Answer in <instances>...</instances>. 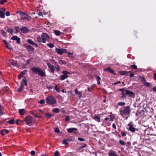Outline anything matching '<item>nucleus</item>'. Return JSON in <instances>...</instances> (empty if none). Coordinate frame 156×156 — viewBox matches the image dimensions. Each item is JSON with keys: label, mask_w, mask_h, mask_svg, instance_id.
I'll return each mask as SVG.
<instances>
[{"label": "nucleus", "mask_w": 156, "mask_h": 156, "mask_svg": "<svg viewBox=\"0 0 156 156\" xmlns=\"http://www.w3.org/2000/svg\"><path fill=\"white\" fill-rule=\"evenodd\" d=\"M31 70L33 73L35 74H38V75L40 76L41 77L46 76L45 72H43L42 69L39 67L34 66L31 68Z\"/></svg>", "instance_id": "obj_1"}, {"label": "nucleus", "mask_w": 156, "mask_h": 156, "mask_svg": "<svg viewBox=\"0 0 156 156\" xmlns=\"http://www.w3.org/2000/svg\"><path fill=\"white\" fill-rule=\"evenodd\" d=\"M130 112L131 110L129 106L124 107L123 109L119 111L120 114L123 118H124L126 116L128 115Z\"/></svg>", "instance_id": "obj_2"}, {"label": "nucleus", "mask_w": 156, "mask_h": 156, "mask_svg": "<svg viewBox=\"0 0 156 156\" xmlns=\"http://www.w3.org/2000/svg\"><path fill=\"white\" fill-rule=\"evenodd\" d=\"M16 13H19L21 17L20 20H25L29 21L32 18L30 16L28 15L22 11L17 12Z\"/></svg>", "instance_id": "obj_3"}, {"label": "nucleus", "mask_w": 156, "mask_h": 156, "mask_svg": "<svg viewBox=\"0 0 156 156\" xmlns=\"http://www.w3.org/2000/svg\"><path fill=\"white\" fill-rule=\"evenodd\" d=\"M46 102L49 105H53L57 102L55 98L52 96H48L46 98Z\"/></svg>", "instance_id": "obj_4"}, {"label": "nucleus", "mask_w": 156, "mask_h": 156, "mask_svg": "<svg viewBox=\"0 0 156 156\" xmlns=\"http://www.w3.org/2000/svg\"><path fill=\"white\" fill-rule=\"evenodd\" d=\"M24 121L27 124L30 126L33 122V118L30 115H28L24 118Z\"/></svg>", "instance_id": "obj_5"}, {"label": "nucleus", "mask_w": 156, "mask_h": 156, "mask_svg": "<svg viewBox=\"0 0 156 156\" xmlns=\"http://www.w3.org/2000/svg\"><path fill=\"white\" fill-rule=\"evenodd\" d=\"M63 75H61L60 77V79L61 80H63L66 79L69 77V76L68 75V74H70L69 72L67 71H63L62 72Z\"/></svg>", "instance_id": "obj_6"}, {"label": "nucleus", "mask_w": 156, "mask_h": 156, "mask_svg": "<svg viewBox=\"0 0 156 156\" xmlns=\"http://www.w3.org/2000/svg\"><path fill=\"white\" fill-rule=\"evenodd\" d=\"M56 52L58 54L61 55L63 53H67V50L64 48H56L55 49Z\"/></svg>", "instance_id": "obj_7"}, {"label": "nucleus", "mask_w": 156, "mask_h": 156, "mask_svg": "<svg viewBox=\"0 0 156 156\" xmlns=\"http://www.w3.org/2000/svg\"><path fill=\"white\" fill-rule=\"evenodd\" d=\"M125 94L126 95H128L129 97L133 98H134L135 96V94L133 92L127 90H125Z\"/></svg>", "instance_id": "obj_8"}, {"label": "nucleus", "mask_w": 156, "mask_h": 156, "mask_svg": "<svg viewBox=\"0 0 156 156\" xmlns=\"http://www.w3.org/2000/svg\"><path fill=\"white\" fill-rule=\"evenodd\" d=\"M128 126L129 127L128 130L132 133L134 132L135 131H138L139 130L138 129L135 128L132 125H130L129 124L128 125Z\"/></svg>", "instance_id": "obj_9"}, {"label": "nucleus", "mask_w": 156, "mask_h": 156, "mask_svg": "<svg viewBox=\"0 0 156 156\" xmlns=\"http://www.w3.org/2000/svg\"><path fill=\"white\" fill-rule=\"evenodd\" d=\"M11 39L13 40L16 41V42L17 44H20V38L16 35L12 36L11 38Z\"/></svg>", "instance_id": "obj_10"}, {"label": "nucleus", "mask_w": 156, "mask_h": 156, "mask_svg": "<svg viewBox=\"0 0 156 156\" xmlns=\"http://www.w3.org/2000/svg\"><path fill=\"white\" fill-rule=\"evenodd\" d=\"M20 30L22 33H25L29 32V29L26 27H22L20 29Z\"/></svg>", "instance_id": "obj_11"}, {"label": "nucleus", "mask_w": 156, "mask_h": 156, "mask_svg": "<svg viewBox=\"0 0 156 156\" xmlns=\"http://www.w3.org/2000/svg\"><path fill=\"white\" fill-rule=\"evenodd\" d=\"M47 64L48 68L50 69L51 72L52 73H54L55 71V67L53 65H52L49 62L47 63Z\"/></svg>", "instance_id": "obj_12"}, {"label": "nucleus", "mask_w": 156, "mask_h": 156, "mask_svg": "<svg viewBox=\"0 0 156 156\" xmlns=\"http://www.w3.org/2000/svg\"><path fill=\"white\" fill-rule=\"evenodd\" d=\"M41 37L44 38V39H45V42L46 41H48L50 39L49 36L46 33H43L41 35Z\"/></svg>", "instance_id": "obj_13"}, {"label": "nucleus", "mask_w": 156, "mask_h": 156, "mask_svg": "<svg viewBox=\"0 0 156 156\" xmlns=\"http://www.w3.org/2000/svg\"><path fill=\"white\" fill-rule=\"evenodd\" d=\"M37 41L39 42H42L43 43H45L46 42L45 39H44V38L41 37H41H38L37 38Z\"/></svg>", "instance_id": "obj_14"}, {"label": "nucleus", "mask_w": 156, "mask_h": 156, "mask_svg": "<svg viewBox=\"0 0 156 156\" xmlns=\"http://www.w3.org/2000/svg\"><path fill=\"white\" fill-rule=\"evenodd\" d=\"M26 47L27 51L29 52L33 51L34 50V48L32 46L28 44L26 45Z\"/></svg>", "instance_id": "obj_15"}, {"label": "nucleus", "mask_w": 156, "mask_h": 156, "mask_svg": "<svg viewBox=\"0 0 156 156\" xmlns=\"http://www.w3.org/2000/svg\"><path fill=\"white\" fill-rule=\"evenodd\" d=\"M108 154L109 156H119L116 151H110Z\"/></svg>", "instance_id": "obj_16"}, {"label": "nucleus", "mask_w": 156, "mask_h": 156, "mask_svg": "<svg viewBox=\"0 0 156 156\" xmlns=\"http://www.w3.org/2000/svg\"><path fill=\"white\" fill-rule=\"evenodd\" d=\"M28 42L30 44L36 46V47L38 46V44L35 43L31 39H29L27 40Z\"/></svg>", "instance_id": "obj_17"}, {"label": "nucleus", "mask_w": 156, "mask_h": 156, "mask_svg": "<svg viewBox=\"0 0 156 156\" xmlns=\"http://www.w3.org/2000/svg\"><path fill=\"white\" fill-rule=\"evenodd\" d=\"M77 130V129L75 128H69L67 129V131L69 133H72L73 131Z\"/></svg>", "instance_id": "obj_18"}, {"label": "nucleus", "mask_w": 156, "mask_h": 156, "mask_svg": "<svg viewBox=\"0 0 156 156\" xmlns=\"http://www.w3.org/2000/svg\"><path fill=\"white\" fill-rule=\"evenodd\" d=\"M26 112V111L24 109H20L19 110V113L21 115H23Z\"/></svg>", "instance_id": "obj_19"}, {"label": "nucleus", "mask_w": 156, "mask_h": 156, "mask_svg": "<svg viewBox=\"0 0 156 156\" xmlns=\"http://www.w3.org/2000/svg\"><path fill=\"white\" fill-rule=\"evenodd\" d=\"M93 118L94 119L98 122L100 121V117L98 116H94V117H93Z\"/></svg>", "instance_id": "obj_20"}, {"label": "nucleus", "mask_w": 156, "mask_h": 156, "mask_svg": "<svg viewBox=\"0 0 156 156\" xmlns=\"http://www.w3.org/2000/svg\"><path fill=\"white\" fill-rule=\"evenodd\" d=\"M21 82H22L23 84L24 83L25 86H27V83L26 77H24L22 79V81Z\"/></svg>", "instance_id": "obj_21"}, {"label": "nucleus", "mask_w": 156, "mask_h": 156, "mask_svg": "<svg viewBox=\"0 0 156 156\" xmlns=\"http://www.w3.org/2000/svg\"><path fill=\"white\" fill-rule=\"evenodd\" d=\"M23 84L22 82H21L20 86L19 88L18 89L17 91L19 92H21L23 90Z\"/></svg>", "instance_id": "obj_22"}, {"label": "nucleus", "mask_w": 156, "mask_h": 156, "mask_svg": "<svg viewBox=\"0 0 156 156\" xmlns=\"http://www.w3.org/2000/svg\"><path fill=\"white\" fill-rule=\"evenodd\" d=\"M93 86L91 85L90 87H87V90H85V92H87V91L89 92H91L93 90Z\"/></svg>", "instance_id": "obj_23"}, {"label": "nucleus", "mask_w": 156, "mask_h": 156, "mask_svg": "<svg viewBox=\"0 0 156 156\" xmlns=\"http://www.w3.org/2000/svg\"><path fill=\"white\" fill-rule=\"evenodd\" d=\"M11 63L13 66H16L17 65V62L16 60H12L11 62Z\"/></svg>", "instance_id": "obj_24"}, {"label": "nucleus", "mask_w": 156, "mask_h": 156, "mask_svg": "<svg viewBox=\"0 0 156 156\" xmlns=\"http://www.w3.org/2000/svg\"><path fill=\"white\" fill-rule=\"evenodd\" d=\"M3 42L5 43V44L6 47L9 49V50H12V48H11L9 47V45H8V44L7 42V41L6 40H4L3 41Z\"/></svg>", "instance_id": "obj_25"}, {"label": "nucleus", "mask_w": 156, "mask_h": 156, "mask_svg": "<svg viewBox=\"0 0 156 156\" xmlns=\"http://www.w3.org/2000/svg\"><path fill=\"white\" fill-rule=\"evenodd\" d=\"M14 29L16 31V33H17L18 32L20 31V29L19 26H15L14 28Z\"/></svg>", "instance_id": "obj_26"}, {"label": "nucleus", "mask_w": 156, "mask_h": 156, "mask_svg": "<svg viewBox=\"0 0 156 156\" xmlns=\"http://www.w3.org/2000/svg\"><path fill=\"white\" fill-rule=\"evenodd\" d=\"M7 123L11 124H13L14 123V119H12L7 122Z\"/></svg>", "instance_id": "obj_27"}, {"label": "nucleus", "mask_w": 156, "mask_h": 156, "mask_svg": "<svg viewBox=\"0 0 156 156\" xmlns=\"http://www.w3.org/2000/svg\"><path fill=\"white\" fill-rule=\"evenodd\" d=\"M54 34L57 36H59L60 35L61 32L58 30H55L54 31Z\"/></svg>", "instance_id": "obj_28"}, {"label": "nucleus", "mask_w": 156, "mask_h": 156, "mask_svg": "<svg viewBox=\"0 0 156 156\" xmlns=\"http://www.w3.org/2000/svg\"><path fill=\"white\" fill-rule=\"evenodd\" d=\"M7 31L12 34H13V29L12 28H9L7 29Z\"/></svg>", "instance_id": "obj_29"}, {"label": "nucleus", "mask_w": 156, "mask_h": 156, "mask_svg": "<svg viewBox=\"0 0 156 156\" xmlns=\"http://www.w3.org/2000/svg\"><path fill=\"white\" fill-rule=\"evenodd\" d=\"M0 17L2 18H4L5 17L4 12L1 10H0Z\"/></svg>", "instance_id": "obj_30"}, {"label": "nucleus", "mask_w": 156, "mask_h": 156, "mask_svg": "<svg viewBox=\"0 0 156 156\" xmlns=\"http://www.w3.org/2000/svg\"><path fill=\"white\" fill-rule=\"evenodd\" d=\"M125 102H119L118 103V106H124L125 105Z\"/></svg>", "instance_id": "obj_31"}, {"label": "nucleus", "mask_w": 156, "mask_h": 156, "mask_svg": "<svg viewBox=\"0 0 156 156\" xmlns=\"http://www.w3.org/2000/svg\"><path fill=\"white\" fill-rule=\"evenodd\" d=\"M96 79L98 84H100V80H101V78L99 76H97L96 77Z\"/></svg>", "instance_id": "obj_32"}, {"label": "nucleus", "mask_w": 156, "mask_h": 156, "mask_svg": "<svg viewBox=\"0 0 156 156\" xmlns=\"http://www.w3.org/2000/svg\"><path fill=\"white\" fill-rule=\"evenodd\" d=\"M119 143L122 145H125L126 144V143L125 142L122 140H120L119 141Z\"/></svg>", "instance_id": "obj_33"}, {"label": "nucleus", "mask_w": 156, "mask_h": 156, "mask_svg": "<svg viewBox=\"0 0 156 156\" xmlns=\"http://www.w3.org/2000/svg\"><path fill=\"white\" fill-rule=\"evenodd\" d=\"M47 45L51 48H53L54 47V44L52 43H48L47 44Z\"/></svg>", "instance_id": "obj_34"}, {"label": "nucleus", "mask_w": 156, "mask_h": 156, "mask_svg": "<svg viewBox=\"0 0 156 156\" xmlns=\"http://www.w3.org/2000/svg\"><path fill=\"white\" fill-rule=\"evenodd\" d=\"M31 114L33 115H34V116L36 118H37L38 117H39L40 118H41V116H39L37 114L34 113V112L31 113Z\"/></svg>", "instance_id": "obj_35"}, {"label": "nucleus", "mask_w": 156, "mask_h": 156, "mask_svg": "<svg viewBox=\"0 0 156 156\" xmlns=\"http://www.w3.org/2000/svg\"><path fill=\"white\" fill-rule=\"evenodd\" d=\"M107 70L111 73H114V70L112 69H111L110 68V67L107 68Z\"/></svg>", "instance_id": "obj_36"}, {"label": "nucleus", "mask_w": 156, "mask_h": 156, "mask_svg": "<svg viewBox=\"0 0 156 156\" xmlns=\"http://www.w3.org/2000/svg\"><path fill=\"white\" fill-rule=\"evenodd\" d=\"M47 118H51V117L53 116L54 115L52 114H45Z\"/></svg>", "instance_id": "obj_37"}, {"label": "nucleus", "mask_w": 156, "mask_h": 156, "mask_svg": "<svg viewBox=\"0 0 156 156\" xmlns=\"http://www.w3.org/2000/svg\"><path fill=\"white\" fill-rule=\"evenodd\" d=\"M53 112L56 113H58L59 112V109L58 108H56L53 109Z\"/></svg>", "instance_id": "obj_38"}, {"label": "nucleus", "mask_w": 156, "mask_h": 156, "mask_svg": "<svg viewBox=\"0 0 156 156\" xmlns=\"http://www.w3.org/2000/svg\"><path fill=\"white\" fill-rule=\"evenodd\" d=\"M62 143L64 144H68V143L67 142V140L66 139H64L62 141Z\"/></svg>", "instance_id": "obj_39"}, {"label": "nucleus", "mask_w": 156, "mask_h": 156, "mask_svg": "<svg viewBox=\"0 0 156 156\" xmlns=\"http://www.w3.org/2000/svg\"><path fill=\"white\" fill-rule=\"evenodd\" d=\"M60 154L59 153V152L58 151H55V154H54V156H58V155H60Z\"/></svg>", "instance_id": "obj_40"}, {"label": "nucleus", "mask_w": 156, "mask_h": 156, "mask_svg": "<svg viewBox=\"0 0 156 156\" xmlns=\"http://www.w3.org/2000/svg\"><path fill=\"white\" fill-rule=\"evenodd\" d=\"M121 94H122L121 97L123 99L126 98V97L125 95L124 91H123L122 92Z\"/></svg>", "instance_id": "obj_41"}, {"label": "nucleus", "mask_w": 156, "mask_h": 156, "mask_svg": "<svg viewBox=\"0 0 156 156\" xmlns=\"http://www.w3.org/2000/svg\"><path fill=\"white\" fill-rule=\"evenodd\" d=\"M55 89L56 90V91L58 92H60V89L56 85L55 87Z\"/></svg>", "instance_id": "obj_42"}, {"label": "nucleus", "mask_w": 156, "mask_h": 156, "mask_svg": "<svg viewBox=\"0 0 156 156\" xmlns=\"http://www.w3.org/2000/svg\"><path fill=\"white\" fill-rule=\"evenodd\" d=\"M73 54L72 53L68 52V56L70 57H73Z\"/></svg>", "instance_id": "obj_43"}, {"label": "nucleus", "mask_w": 156, "mask_h": 156, "mask_svg": "<svg viewBox=\"0 0 156 156\" xmlns=\"http://www.w3.org/2000/svg\"><path fill=\"white\" fill-rule=\"evenodd\" d=\"M27 72V70H23V71H22L21 73V74L23 75L24 74H25Z\"/></svg>", "instance_id": "obj_44"}, {"label": "nucleus", "mask_w": 156, "mask_h": 156, "mask_svg": "<svg viewBox=\"0 0 156 156\" xmlns=\"http://www.w3.org/2000/svg\"><path fill=\"white\" fill-rule=\"evenodd\" d=\"M127 73V72L126 71H122L121 72V74L122 75H126Z\"/></svg>", "instance_id": "obj_45"}, {"label": "nucleus", "mask_w": 156, "mask_h": 156, "mask_svg": "<svg viewBox=\"0 0 156 156\" xmlns=\"http://www.w3.org/2000/svg\"><path fill=\"white\" fill-rule=\"evenodd\" d=\"M55 68L57 71H58L60 70V66L58 65H57L55 67Z\"/></svg>", "instance_id": "obj_46"}, {"label": "nucleus", "mask_w": 156, "mask_h": 156, "mask_svg": "<svg viewBox=\"0 0 156 156\" xmlns=\"http://www.w3.org/2000/svg\"><path fill=\"white\" fill-rule=\"evenodd\" d=\"M54 131L57 133H58L60 132V130L58 128H55L54 129Z\"/></svg>", "instance_id": "obj_47"}, {"label": "nucleus", "mask_w": 156, "mask_h": 156, "mask_svg": "<svg viewBox=\"0 0 156 156\" xmlns=\"http://www.w3.org/2000/svg\"><path fill=\"white\" fill-rule=\"evenodd\" d=\"M39 103L41 104H44L45 103L44 100V99L41 100L40 101Z\"/></svg>", "instance_id": "obj_48"}, {"label": "nucleus", "mask_w": 156, "mask_h": 156, "mask_svg": "<svg viewBox=\"0 0 156 156\" xmlns=\"http://www.w3.org/2000/svg\"><path fill=\"white\" fill-rule=\"evenodd\" d=\"M121 135L123 137L125 136L126 135V133L125 132L123 131L121 133Z\"/></svg>", "instance_id": "obj_49"}, {"label": "nucleus", "mask_w": 156, "mask_h": 156, "mask_svg": "<svg viewBox=\"0 0 156 156\" xmlns=\"http://www.w3.org/2000/svg\"><path fill=\"white\" fill-rule=\"evenodd\" d=\"M66 121L67 122H69V120H70V119L69 118V116H67L66 118Z\"/></svg>", "instance_id": "obj_50"}, {"label": "nucleus", "mask_w": 156, "mask_h": 156, "mask_svg": "<svg viewBox=\"0 0 156 156\" xmlns=\"http://www.w3.org/2000/svg\"><path fill=\"white\" fill-rule=\"evenodd\" d=\"M131 66L133 67V69H136L137 68V66L135 65H133Z\"/></svg>", "instance_id": "obj_51"}, {"label": "nucleus", "mask_w": 156, "mask_h": 156, "mask_svg": "<svg viewBox=\"0 0 156 156\" xmlns=\"http://www.w3.org/2000/svg\"><path fill=\"white\" fill-rule=\"evenodd\" d=\"M7 0H3L0 2V3L1 5H2L4 4V2H6L7 1Z\"/></svg>", "instance_id": "obj_52"}, {"label": "nucleus", "mask_w": 156, "mask_h": 156, "mask_svg": "<svg viewBox=\"0 0 156 156\" xmlns=\"http://www.w3.org/2000/svg\"><path fill=\"white\" fill-rule=\"evenodd\" d=\"M23 76V75L22 74H21V73H20V74L18 76V78L19 79H21Z\"/></svg>", "instance_id": "obj_53"}, {"label": "nucleus", "mask_w": 156, "mask_h": 156, "mask_svg": "<svg viewBox=\"0 0 156 156\" xmlns=\"http://www.w3.org/2000/svg\"><path fill=\"white\" fill-rule=\"evenodd\" d=\"M78 140H79L81 141H84L85 140L84 139L81 138H80V137H79L78 138Z\"/></svg>", "instance_id": "obj_54"}, {"label": "nucleus", "mask_w": 156, "mask_h": 156, "mask_svg": "<svg viewBox=\"0 0 156 156\" xmlns=\"http://www.w3.org/2000/svg\"><path fill=\"white\" fill-rule=\"evenodd\" d=\"M78 96H79V98H80L82 97V93L81 92H80L79 93L77 94Z\"/></svg>", "instance_id": "obj_55"}, {"label": "nucleus", "mask_w": 156, "mask_h": 156, "mask_svg": "<svg viewBox=\"0 0 156 156\" xmlns=\"http://www.w3.org/2000/svg\"><path fill=\"white\" fill-rule=\"evenodd\" d=\"M31 154L32 155H34L35 154V153L34 151H32L30 152Z\"/></svg>", "instance_id": "obj_56"}, {"label": "nucleus", "mask_w": 156, "mask_h": 156, "mask_svg": "<svg viewBox=\"0 0 156 156\" xmlns=\"http://www.w3.org/2000/svg\"><path fill=\"white\" fill-rule=\"evenodd\" d=\"M31 61V59H28L27 60L26 62L27 63L26 64V65L29 64Z\"/></svg>", "instance_id": "obj_57"}, {"label": "nucleus", "mask_w": 156, "mask_h": 156, "mask_svg": "<svg viewBox=\"0 0 156 156\" xmlns=\"http://www.w3.org/2000/svg\"><path fill=\"white\" fill-rule=\"evenodd\" d=\"M3 131L5 133V134H8L9 133V131L8 130L5 129V130H3Z\"/></svg>", "instance_id": "obj_58"}, {"label": "nucleus", "mask_w": 156, "mask_h": 156, "mask_svg": "<svg viewBox=\"0 0 156 156\" xmlns=\"http://www.w3.org/2000/svg\"><path fill=\"white\" fill-rule=\"evenodd\" d=\"M75 93L76 94H78L79 93V92H80L78 91V90L77 89H76L75 90Z\"/></svg>", "instance_id": "obj_59"}, {"label": "nucleus", "mask_w": 156, "mask_h": 156, "mask_svg": "<svg viewBox=\"0 0 156 156\" xmlns=\"http://www.w3.org/2000/svg\"><path fill=\"white\" fill-rule=\"evenodd\" d=\"M136 132H136V133L138 134V135H139L140 136V137L141 138V135H140V133L139 132V130H138V131H136Z\"/></svg>", "instance_id": "obj_60"}, {"label": "nucleus", "mask_w": 156, "mask_h": 156, "mask_svg": "<svg viewBox=\"0 0 156 156\" xmlns=\"http://www.w3.org/2000/svg\"><path fill=\"white\" fill-rule=\"evenodd\" d=\"M5 15L7 16H9L10 15V14L9 12L7 11L5 13Z\"/></svg>", "instance_id": "obj_61"}, {"label": "nucleus", "mask_w": 156, "mask_h": 156, "mask_svg": "<svg viewBox=\"0 0 156 156\" xmlns=\"http://www.w3.org/2000/svg\"><path fill=\"white\" fill-rule=\"evenodd\" d=\"M38 15L40 16H43V13L42 12H40L38 13Z\"/></svg>", "instance_id": "obj_62"}, {"label": "nucleus", "mask_w": 156, "mask_h": 156, "mask_svg": "<svg viewBox=\"0 0 156 156\" xmlns=\"http://www.w3.org/2000/svg\"><path fill=\"white\" fill-rule=\"evenodd\" d=\"M87 146V144H84L83 145V146H82L80 148V149H82L84 147H86V146Z\"/></svg>", "instance_id": "obj_63"}, {"label": "nucleus", "mask_w": 156, "mask_h": 156, "mask_svg": "<svg viewBox=\"0 0 156 156\" xmlns=\"http://www.w3.org/2000/svg\"><path fill=\"white\" fill-rule=\"evenodd\" d=\"M153 90L155 92H156V86H155L153 88Z\"/></svg>", "instance_id": "obj_64"}]
</instances>
